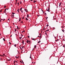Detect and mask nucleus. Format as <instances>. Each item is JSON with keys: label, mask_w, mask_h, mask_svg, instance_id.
Segmentation results:
<instances>
[{"label": "nucleus", "mask_w": 65, "mask_h": 65, "mask_svg": "<svg viewBox=\"0 0 65 65\" xmlns=\"http://www.w3.org/2000/svg\"><path fill=\"white\" fill-rule=\"evenodd\" d=\"M30 41H31L29 40H27V41L26 42H27V43H29V42L30 43Z\"/></svg>", "instance_id": "obj_1"}, {"label": "nucleus", "mask_w": 65, "mask_h": 65, "mask_svg": "<svg viewBox=\"0 0 65 65\" xmlns=\"http://www.w3.org/2000/svg\"><path fill=\"white\" fill-rule=\"evenodd\" d=\"M61 3H61V2L59 3V6H61Z\"/></svg>", "instance_id": "obj_2"}, {"label": "nucleus", "mask_w": 65, "mask_h": 65, "mask_svg": "<svg viewBox=\"0 0 65 65\" xmlns=\"http://www.w3.org/2000/svg\"><path fill=\"white\" fill-rule=\"evenodd\" d=\"M22 7H21L20 9V11H21V10H22Z\"/></svg>", "instance_id": "obj_3"}, {"label": "nucleus", "mask_w": 65, "mask_h": 65, "mask_svg": "<svg viewBox=\"0 0 65 65\" xmlns=\"http://www.w3.org/2000/svg\"><path fill=\"white\" fill-rule=\"evenodd\" d=\"M19 10H20V9H18L17 10V11L18 12H19Z\"/></svg>", "instance_id": "obj_4"}, {"label": "nucleus", "mask_w": 65, "mask_h": 65, "mask_svg": "<svg viewBox=\"0 0 65 65\" xmlns=\"http://www.w3.org/2000/svg\"><path fill=\"white\" fill-rule=\"evenodd\" d=\"M27 18H29V15L28 14H27Z\"/></svg>", "instance_id": "obj_5"}, {"label": "nucleus", "mask_w": 65, "mask_h": 65, "mask_svg": "<svg viewBox=\"0 0 65 65\" xmlns=\"http://www.w3.org/2000/svg\"><path fill=\"white\" fill-rule=\"evenodd\" d=\"M57 22H58V21H57V20H56V21H55V23H56V24H58V23H57Z\"/></svg>", "instance_id": "obj_6"}, {"label": "nucleus", "mask_w": 65, "mask_h": 65, "mask_svg": "<svg viewBox=\"0 0 65 65\" xmlns=\"http://www.w3.org/2000/svg\"><path fill=\"white\" fill-rule=\"evenodd\" d=\"M34 48H35L36 47V45H35L34 46Z\"/></svg>", "instance_id": "obj_7"}, {"label": "nucleus", "mask_w": 65, "mask_h": 65, "mask_svg": "<svg viewBox=\"0 0 65 65\" xmlns=\"http://www.w3.org/2000/svg\"><path fill=\"white\" fill-rule=\"evenodd\" d=\"M22 41V43L23 44H24V41L23 40Z\"/></svg>", "instance_id": "obj_8"}, {"label": "nucleus", "mask_w": 65, "mask_h": 65, "mask_svg": "<svg viewBox=\"0 0 65 65\" xmlns=\"http://www.w3.org/2000/svg\"><path fill=\"white\" fill-rule=\"evenodd\" d=\"M25 19L26 20V21L28 20V19H27V18H26Z\"/></svg>", "instance_id": "obj_9"}, {"label": "nucleus", "mask_w": 65, "mask_h": 65, "mask_svg": "<svg viewBox=\"0 0 65 65\" xmlns=\"http://www.w3.org/2000/svg\"><path fill=\"white\" fill-rule=\"evenodd\" d=\"M46 11H48V12H50V11L49 10L47 9L46 10Z\"/></svg>", "instance_id": "obj_10"}, {"label": "nucleus", "mask_w": 65, "mask_h": 65, "mask_svg": "<svg viewBox=\"0 0 65 65\" xmlns=\"http://www.w3.org/2000/svg\"><path fill=\"white\" fill-rule=\"evenodd\" d=\"M21 18H20V19L19 20V21H21Z\"/></svg>", "instance_id": "obj_11"}, {"label": "nucleus", "mask_w": 65, "mask_h": 65, "mask_svg": "<svg viewBox=\"0 0 65 65\" xmlns=\"http://www.w3.org/2000/svg\"><path fill=\"white\" fill-rule=\"evenodd\" d=\"M12 16H13V18L14 17V15L13 14H12Z\"/></svg>", "instance_id": "obj_12"}, {"label": "nucleus", "mask_w": 65, "mask_h": 65, "mask_svg": "<svg viewBox=\"0 0 65 65\" xmlns=\"http://www.w3.org/2000/svg\"><path fill=\"white\" fill-rule=\"evenodd\" d=\"M3 39L5 41V38H3Z\"/></svg>", "instance_id": "obj_13"}, {"label": "nucleus", "mask_w": 65, "mask_h": 65, "mask_svg": "<svg viewBox=\"0 0 65 65\" xmlns=\"http://www.w3.org/2000/svg\"><path fill=\"white\" fill-rule=\"evenodd\" d=\"M1 20H2V21H4L5 20V19H4V20L3 19H1Z\"/></svg>", "instance_id": "obj_14"}, {"label": "nucleus", "mask_w": 65, "mask_h": 65, "mask_svg": "<svg viewBox=\"0 0 65 65\" xmlns=\"http://www.w3.org/2000/svg\"><path fill=\"white\" fill-rule=\"evenodd\" d=\"M35 39H36L33 38L32 39V40H35Z\"/></svg>", "instance_id": "obj_15"}, {"label": "nucleus", "mask_w": 65, "mask_h": 65, "mask_svg": "<svg viewBox=\"0 0 65 65\" xmlns=\"http://www.w3.org/2000/svg\"><path fill=\"white\" fill-rule=\"evenodd\" d=\"M12 14H15V13H14V12H12Z\"/></svg>", "instance_id": "obj_16"}, {"label": "nucleus", "mask_w": 65, "mask_h": 65, "mask_svg": "<svg viewBox=\"0 0 65 65\" xmlns=\"http://www.w3.org/2000/svg\"><path fill=\"white\" fill-rule=\"evenodd\" d=\"M21 12H22V13H23V10H21Z\"/></svg>", "instance_id": "obj_17"}, {"label": "nucleus", "mask_w": 65, "mask_h": 65, "mask_svg": "<svg viewBox=\"0 0 65 65\" xmlns=\"http://www.w3.org/2000/svg\"><path fill=\"white\" fill-rule=\"evenodd\" d=\"M62 40L63 41H65V39H63Z\"/></svg>", "instance_id": "obj_18"}, {"label": "nucleus", "mask_w": 65, "mask_h": 65, "mask_svg": "<svg viewBox=\"0 0 65 65\" xmlns=\"http://www.w3.org/2000/svg\"><path fill=\"white\" fill-rule=\"evenodd\" d=\"M17 29H20V28H19V27H18V26H17Z\"/></svg>", "instance_id": "obj_19"}, {"label": "nucleus", "mask_w": 65, "mask_h": 65, "mask_svg": "<svg viewBox=\"0 0 65 65\" xmlns=\"http://www.w3.org/2000/svg\"><path fill=\"white\" fill-rule=\"evenodd\" d=\"M23 23V21H21V23Z\"/></svg>", "instance_id": "obj_20"}, {"label": "nucleus", "mask_w": 65, "mask_h": 65, "mask_svg": "<svg viewBox=\"0 0 65 65\" xmlns=\"http://www.w3.org/2000/svg\"><path fill=\"white\" fill-rule=\"evenodd\" d=\"M53 30H54L55 29V28H54V27H53Z\"/></svg>", "instance_id": "obj_21"}, {"label": "nucleus", "mask_w": 65, "mask_h": 65, "mask_svg": "<svg viewBox=\"0 0 65 65\" xmlns=\"http://www.w3.org/2000/svg\"><path fill=\"white\" fill-rule=\"evenodd\" d=\"M44 14H45V15H46L47 14H46V13H44Z\"/></svg>", "instance_id": "obj_22"}, {"label": "nucleus", "mask_w": 65, "mask_h": 65, "mask_svg": "<svg viewBox=\"0 0 65 65\" xmlns=\"http://www.w3.org/2000/svg\"><path fill=\"white\" fill-rule=\"evenodd\" d=\"M14 46H15V47H16V46H17L15 44L14 45Z\"/></svg>", "instance_id": "obj_23"}, {"label": "nucleus", "mask_w": 65, "mask_h": 65, "mask_svg": "<svg viewBox=\"0 0 65 65\" xmlns=\"http://www.w3.org/2000/svg\"><path fill=\"white\" fill-rule=\"evenodd\" d=\"M49 26V25H48H48H46V26H47V27H48V26Z\"/></svg>", "instance_id": "obj_24"}, {"label": "nucleus", "mask_w": 65, "mask_h": 65, "mask_svg": "<svg viewBox=\"0 0 65 65\" xmlns=\"http://www.w3.org/2000/svg\"><path fill=\"white\" fill-rule=\"evenodd\" d=\"M62 32H64V30H62Z\"/></svg>", "instance_id": "obj_25"}, {"label": "nucleus", "mask_w": 65, "mask_h": 65, "mask_svg": "<svg viewBox=\"0 0 65 65\" xmlns=\"http://www.w3.org/2000/svg\"><path fill=\"white\" fill-rule=\"evenodd\" d=\"M6 6H4V8H6Z\"/></svg>", "instance_id": "obj_26"}, {"label": "nucleus", "mask_w": 65, "mask_h": 65, "mask_svg": "<svg viewBox=\"0 0 65 65\" xmlns=\"http://www.w3.org/2000/svg\"><path fill=\"white\" fill-rule=\"evenodd\" d=\"M48 18V17H46V20H47V19Z\"/></svg>", "instance_id": "obj_27"}, {"label": "nucleus", "mask_w": 65, "mask_h": 65, "mask_svg": "<svg viewBox=\"0 0 65 65\" xmlns=\"http://www.w3.org/2000/svg\"><path fill=\"white\" fill-rule=\"evenodd\" d=\"M30 58H31V59L32 60V58H31V56H30Z\"/></svg>", "instance_id": "obj_28"}, {"label": "nucleus", "mask_w": 65, "mask_h": 65, "mask_svg": "<svg viewBox=\"0 0 65 65\" xmlns=\"http://www.w3.org/2000/svg\"><path fill=\"white\" fill-rule=\"evenodd\" d=\"M15 32L16 31H17V29H15Z\"/></svg>", "instance_id": "obj_29"}, {"label": "nucleus", "mask_w": 65, "mask_h": 65, "mask_svg": "<svg viewBox=\"0 0 65 65\" xmlns=\"http://www.w3.org/2000/svg\"><path fill=\"white\" fill-rule=\"evenodd\" d=\"M19 38L20 39H21V38H22V37H20Z\"/></svg>", "instance_id": "obj_30"}, {"label": "nucleus", "mask_w": 65, "mask_h": 65, "mask_svg": "<svg viewBox=\"0 0 65 65\" xmlns=\"http://www.w3.org/2000/svg\"><path fill=\"white\" fill-rule=\"evenodd\" d=\"M22 19H24V17H23L22 18Z\"/></svg>", "instance_id": "obj_31"}, {"label": "nucleus", "mask_w": 65, "mask_h": 65, "mask_svg": "<svg viewBox=\"0 0 65 65\" xmlns=\"http://www.w3.org/2000/svg\"><path fill=\"white\" fill-rule=\"evenodd\" d=\"M40 41H39L38 42V43H39V42H40Z\"/></svg>", "instance_id": "obj_32"}, {"label": "nucleus", "mask_w": 65, "mask_h": 65, "mask_svg": "<svg viewBox=\"0 0 65 65\" xmlns=\"http://www.w3.org/2000/svg\"><path fill=\"white\" fill-rule=\"evenodd\" d=\"M63 47H65V45H64L63 46Z\"/></svg>", "instance_id": "obj_33"}, {"label": "nucleus", "mask_w": 65, "mask_h": 65, "mask_svg": "<svg viewBox=\"0 0 65 65\" xmlns=\"http://www.w3.org/2000/svg\"><path fill=\"white\" fill-rule=\"evenodd\" d=\"M27 37H28V38H29L30 37L29 36H28Z\"/></svg>", "instance_id": "obj_34"}, {"label": "nucleus", "mask_w": 65, "mask_h": 65, "mask_svg": "<svg viewBox=\"0 0 65 65\" xmlns=\"http://www.w3.org/2000/svg\"><path fill=\"white\" fill-rule=\"evenodd\" d=\"M2 10H1L0 11V12H2Z\"/></svg>", "instance_id": "obj_35"}, {"label": "nucleus", "mask_w": 65, "mask_h": 65, "mask_svg": "<svg viewBox=\"0 0 65 65\" xmlns=\"http://www.w3.org/2000/svg\"><path fill=\"white\" fill-rule=\"evenodd\" d=\"M17 2H16V3H15V5H17Z\"/></svg>", "instance_id": "obj_36"}, {"label": "nucleus", "mask_w": 65, "mask_h": 65, "mask_svg": "<svg viewBox=\"0 0 65 65\" xmlns=\"http://www.w3.org/2000/svg\"><path fill=\"white\" fill-rule=\"evenodd\" d=\"M15 58H17V59H18V57H17V56H15Z\"/></svg>", "instance_id": "obj_37"}, {"label": "nucleus", "mask_w": 65, "mask_h": 65, "mask_svg": "<svg viewBox=\"0 0 65 65\" xmlns=\"http://www.w3.org/2000/svg\"><path fill=\"white\" fill-rule=\"evenodd\" d=\"M26 12H28V10H26Z\"/></svg>", "instance_id": "obj_38"}, {"label": "nucleus", "mask_w": 65, "mask_h": 65, "mask_svg": "<svg viewBox=\"0 0 65 65\" xmlns=\"http://www.w3.org/2000/svg\"><path fill=\"white\" fill-rule=\"evenodd\" d=\"M9 44H11V43H10V42H9Z\"/></svg>", "instance_id": "obj_39"}, {"label": "nucleus", "mask_w": 65, "mask_h": 65, "mask_svg": "<svg viewBox=\"0 0 65 65\" xmlns=\"http://www.w3.org/2000/svg\"><path fill=\"white\" fill-rule=\"evenodd\" d=\"M7 61H10V59H7Z\"/></svg>", "instance_id": "obj_40"}, {"label": "nucleus", "mask_w": 65, "mask_h": 65, "mask_svg": "<svg viewBox=\"0 0 65 65\" xmlns=\"http://www.w3.org/2000/svg\"><path fill=\"white\" fill-rule=\"evenodd\" d=\"M41 35L40 36V38H41Z\"/></svg>", "instance_id": "obj_41"}, {"label": "nucleus", "mask_w": 65, "mask_h": 65, "mask_svg": "<svg viewBox=\"0 0 65 65\" xmlns=\"http://www.w3.org/2000/svg\"><path fill=\"white\" fill-rule=\"evenodd\" d=\"M49 31L48 30H46V31Z\"/></svg>", "instance_id": "obj_42"}, {"label": "nucleus", "mask_w": 65, "mask_h": 65, "mask_svg": "<svg viewBox=\"0 0 65 65\" xmlns=\"http://www.w3.org/2000/svg\"><path fill=\"white\" fill-rule=\"evenodd\" d=\"M6 9H5V11H6Z\"/></svg>", "instance_id": "obj_43"}, {"label": "nucleus", "mask_w": 65, "mask_h": 65, "mask_svg": "<svg viewBox=\"0 0 65 65\" xmlns=\"http://www.w3.org/2000/svg\"><path fill=\"white\" fill-rule=\"evenodd\" d=\"M23 47L24 48V47H25L24 46H23L22 48H23Z\"/></svg>", "instance_id": "obj_44"}, {"label": "nucleus", "mask_w": 65, "mask_h": 65, "mask_svg": "<svg viewBox=\"0 0 65 65\" xmlns=\"http://www.w3.org/2000/svg\"><path fill=\"white\" fill-rule=\"evenodd\" d=\"M30 43H31V42H30H30H29V43H28L29 44H30Z\"/></svg>", "instance_id": "obj_45"}, {"label": "nucleus", "mask_w": 65, "mask_h": 65, "mask_svg": "<svg viewBox=\"0 0 65 65\" xmlns=\"http://www.w3.org/2000/svg\"><path fill=\"white\" fill-rule=\"evenodd\" d=\"M45 34H46V35H47V34H46V32H45Z\"/></svg>", "instance_id": "obj_46"}, {"label": "nucleus", "mask_w": 65, "mask_h": 65, "mask_svg": "<svg viewBox=\"0 0 65 65\" xmlns=\"http://www.w3.org/2000/svg\"><path fill=\"white\" fill-rule=\"evenodd\" d=\"M3 56H4V55H5V54H3Z\"/></svg>", "instance_id": "obj_47"}, {"label": "nucleus", "mask_w": 65, "mask_h": 65, "mask_svg": "<svg viewBox=\"0 0 65 65\" xmlns=\"http://www.w3.org/2000/svg\"><path fill=\"white\" fill-rule=\"evenodd\" d=\"M4 13H5V12H6V11H4Z\"/></svg>", "instance_id": "obj_48"}, {"label": "nucleus", "mask_w": 65, "mask_h": 65, "mask_svg": "<svg viewBox=\"0 0 65 65\" xmlns=\"http://www.w3.org/2000/svg\"><path fill=\"white\" fill-rule=\"evenodd\" d=\"M24 10L25 11H26V9H25Z\"/></svg>", "instance_id": "obj_49"}, {"label": "nucleus", "mask_w": 65, "mask_h": 65, "mask_svg": "<svg viewBox=\"0 0 65 65\" xmlns=\"http://www.w3.org/2000/svg\"><path fill=\"white\" fill-rule=\"evenodd\" d=\"M14 63H15V62L14 61Z\"/></svg>", "instance_id": "obj_50"}, {"label": "nucleus", "mask_w": 65, "mask_h": 65, "mask_svg": "<svg viewBox=\"0 0 65 65\" xmlns=\"http://www.w3.org/2000/svg\"><path fill=\"white\" fill-rule=\"evenodd\" d=\"M38 37H40V36H38Z\"/></svg>", "instance_id": "obj_51"}, {"label": "nucleus", "mask_w": 65, "mask_h": 65, "mask_svg": "<svg viewBox=\"0 0 65 65\" xmlns=\"http://www.w3.org/2000/svg\"><path fill=\"white\" fill-rule=\"evenodd\" d=\"M50 8H48V10H50Z\"/></svg>", "instance_id": "obj_52"}, {"label": "nucleus", "mask_w": 65, "mask_h": 65, "mask_svg": "<svg viewBox=\"0 0 65 65\" xmlns=\"http://www.w3.org/2000/svg\"><path fill=\"white\" fill-rule=\"evenodd\" d=\"M8 20H9V21H10V20H9V19Z\"/></svg>", "instance_id": "obj_53"}, {"label": "nucleus", "mask_w": 65, "mask_h": 65, "mask_svg": "<svg viewBox=\"0 0 65 65\" xmlns=\"http://www.w3.org/2000/svg\"><path fill=\"white\" fill-rule=\"evenodd\" d=\"M20 4H21V1L20 2Z\"/></svg>", "instance_id": "obj_54"}, {"label": "nucleus", "mask_w": 65, "mask_h": 65, "mask_svg": "<svg viewBox=\"0 0 65 65\" xmlns=\"http://www.w3.org/2000/svg\"><path fill=\"white\" fill-rule=\"evenodd\" d=\"M16 2H17V1H18V0H16Z\"/></svg>", "instance_id": "obj_55"}, {"label": "nucleus", "mask_w": 65, "mask_h": 65, "mask_svg": "<svg viewBox=\"0 0 65 65\" xmlns=\"http://www.w3.org/2000/svg\"><path fill=\"white\" fill-rule=\"evenodd\" d=\"M41 10L42 11H43H43H42V9H41Z\"/></svg>", "instance_id": "obj_56"}, {"label": "nucleus", "mask_w": 65, "mask_h": 65, "mask_svg": "<svg viewBox=\"0 0 65 65\" xmlns=\"http://www.w3.org/2000/svg\"><path fill=\"white\" fill-rule=\"evenodd\" d=\"M34 3H35V1H34L33 2Z\"/></svg>", "instance_id": "obj_57"}, {"label": "nucleus", "mask_w": 65, "mask_h": 65, "mask_svg": "<svg viewBox=\"0 0 65 65\" xmlns=\"http://www.w3.org/2000/svg\"><path fill=\"white\" fill-rule=\"evenodd\" d=\"M18 4H19V3H18Z\"/></svg>", "instance_id": "obj_58"}, {"label": "nucleus", "mask_w": 65, "mask_h": 65, "mask_svg": "<svg viewBox=\"0 0 65 65\" xmlns=\"http://www.w3.org/2000/svg\"><path fill=\"white\" fill-rule=\"evenodd\" d=\"M41 33H40V35H41Z\"/></svg>", "instance_id": "obj_59"}, {"label": "nucleus", "mask_w": 65, "mask_h": 65, "mask_svg": "<svg viewBox=\"0 0 65 65\" xmlns=\"http://www.w3.org/2000/svg\"><path fill=\"white\" fill-rule=\"evenodd\" d=\"M37 16H38V17H39V15H37Z\"/></svg>", "instance_id": "obj_60"}, {"label": "nucleus", "mask_w": 65, "mask_h": 65, "mask_svg": "<svg viewBox=\"0 0 65 65\" xmlns=\"http://www.w3.org/2000/svg\"><path fill=\"white\" fill-rule=\"evenodd\" d=\"M20 62H21V63H22V61H20Z\"/></svg>", "instance_id": "obj_61"}, {"label": "nucleus", "mask_w": 65, "mask_h": 65, "mask_svg": "<svg viewBox=\"0 0 65 65\" xmlns=\"http://www.w3.org/2000/svg\"><path fill=\"white\" fill-rule=\"evenodd\" d=\"M1 20H0V22H1Z\"/></svg>", "instance_id": "obj_62"}, {"label": "nucleus", "mask_w": 65, "mask_h": 65, "mask_svg": "<svg viewBox=\"0 0 65 65\" xmlns=\"http://www.w3.org/2000/svg\"><path fill=\"white\" fill-rule=\"evenodd\" d=\"M23 64H24V62H22Z\"/></svg>", "instance_id": "obj_63"}, {"label": "nucleus", "mask_w": 65, "mask_h": 65, "mask_svg": "<svg viewBox=\"0 0 65 65\" xmlns=\"http://www.w3.org/2000/svg\"><path fill=\"white\" fill-rule=\"evenodd\" d=\"M22 62H23V60L22 61Z\"/></svg>", "instance_id": "obj_64"}]
</instances>
